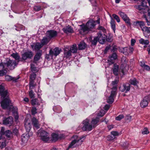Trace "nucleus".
<instances>
[{
    "label": "nucleus",
    "instance_id": "nucleus-27",
    "mask_svg": "<svg viewBox=\"0 0 150 150\" xmlns=\"http://www.w3.org/2000/svg\"><path fill=\"white\" fill-rule=\"evenodd\" d=\"M111 136H108V138L109 140L113 139L115 137L119 135V133L117 131H112L111 132Z\"/></svg>",
    "mask_w": 150,
    "mask_h": 150
},
{
    "label": "nucleus",
    "instance_id": "nucleus-15",
    "mask_svg": "<svg viewBox=\"0 0 150 150\" xmlns=\"http://www.w3.org/2000/svg\"><path fill=\"white\" fill-rule=\"evenodd\" d=\"M32 135L29 133L23 134L21 136V141L23 144L26 143L29 137Z\"/></svg>",
    "mask_w": 150,
    "mask_h": 150
},
{
    "label": "nucleus",
    "instance_id": "nucleus-24",
    "mask_svg": "<svg viewBox=\"0 0 150 150\" xmlns=\"http://www.w3.org/2000/svg\"><path fill=\"white\" fill-rule=\"evenodd\" d=\"M148 97L146 96L145 97L143 100L141 101L140 103V106L142 108L146 107L148 104L147 99Z\"/></svg>",
    "mask_w": 150,
    "mask_h": 150
},
{
    "label": "nucleus",
    "instance_id": "nucleus-39",
    "mask_svg": "<svg viewBox=\"0 0 150 150\" xmlns=\"http://www.w3.org/2000/svg\"><path fill=\"white\" fill-rule=\"evenodd\" d=\"M129 82L131 85L136 86L138 83V82L137 81L135 78H134L131 79L129 81Z\"/></svg>",
    "mask_w": 150,
    "mask_h": 150
},
{
    "label": "nucleus",
    "instance_id": "nucleus-26",
    "mask_svg": "<svg viewBox=\"0 0 150 150\" xmlns=\"http://www.w3.org/2000/svg\"><path fill=\"white\" fill-rule=\"evenodd\" d=\"M19 78L13 77L10 76L6 75L5 76V80L7 81H12L14 82H16Z\"/></svg>",
    "mask_w": 150,
    "mask_h": 150
},
{
    "label": "nucleus",
    "instance_id": "nucleus-10",
    "mask_svg": "<svg viewBox=\"0 0 150 150\" xmlns=\"http://www.w3.org/2000/svg\"><path fill=\"white\" fill-rule=\"evenodd\" d=\"M5 64H6L7 67L10 69L12 70L14 69L15 67L17 64V63L15 60H9L7 61Z\"/></svg>",
    "mask_w": 150,
    "mask_h": 150
},
{
    "label": "nucleus",
    "instance_id": "nucleus-43",
    "mask_svg": "<svg viewBox=\"0 0 150 150\" xmlns=\"http://www.w3.org/2000/svg\"><path fill=\"white\" fill-rule=\"evenodd\" d=\"M35 85L34 84V81H30L29 82V89H32L35 86Z\"/></svg>",
    "mask_w": 150,
    "mask_h": 150
},
{
    "label": "nucleus",
    "instance_id": "nucleus-22",
    "mask_svg": "<svg viewBox=\"0 0 150 150\" xmlns=\"http://www.w3.org/2000/svg\"><path fill=\"white\" fill-rule=\"evenodd\" d=\"M25 126L26 131L28 133H29L31 135H32L33 133L32 132H30L32 127L31 123L28 122H26L25 124Z\"/></svg>",
    "mask_w": 150,
    "mask_h": 150
},
{
    "label": "nucleus",
    "instance_id": "nucleus-16",
    "mask_svg": "<svg viewBox=\"0 0 150 150\" xmlns=\"http://www.w3.org/2000/svg\"><path fill=\"white\" fill-rule=\"evenodd\" d=\"M13 119L11 116H9L3 121V123L5 125H11L13 123Z\"/></svg>",
    "mask_w": 150,
    "mask_h": 150
},
{
    "label": "nucleus",
    "instance_id": "nucleus-19",
    "mask_svg": "<svg viewBox=\"0 0 150 150\" xmlns=\"http://www.w3.org/2000/svg\"><path fill=\"white\" fill-rule=\"evenodd\" d=\"M8 92L4 90V88L2 85H0V94L2 97L5 98L7 95Z\"/></svg>",
    "mask_w": 150,
    "mask_h": 150
},
{
    "label": "nucleus",
    "instance_id": "nucleus-8",
    "mask_svg": "<svg viewBox=\"0 0 150 150\" xmlns=\"http://www.w3.org/2000/svg\"><path fill=\"white\" fill-rule=\"evenodd\" d=\"M117 54L115 52L110 55L107 60L108 63L109 65L114 64L115 60L117 59Z\"/></svg>",
    "mask_w": 150,
    "mask_h": 150
},
{
    "label": "nucleus",
    "instance_id": "nucleus-36",
    "mask_svg": "<svg viewBox=\"0 0 150 150\" xmlns=\"http://www.w3.org/2000/svg\"><path fill=\"white\" fill-rule=\"evenodd\" d=\"M43 45L41 43L37 42L36 43L35 46V50L39 51L42 47Z\"/></svg>",
    "mask_w": 150,
    "mask_h": 150
},
{
    "label": "nucleus",
    "instance_id": "nucleus-57",
    "mask_svg": "<svg viewBox=\"0 0 150 150\" xmlns=\"http://www.w3.org/2000/svg\"><path fill=\"white\" fill-rule=\"evenodd\" d=\"M147 3L146 1H145L144 0H142V2H141V5H142V6L144 7L145 8H147Z\"/></svg>",
    "mask_w": 150,
    "mask_h": 150
},
{
    "label": "nucleus",
    "instance_id": "nucleus-14",
    "mask_svg": "<svg viewBox=\"0 0 150 150\" xmlns=\"http://www.w3.org/2000/svg\"><path fill=\"white\" fill-rule=\"evenodd\" d=\"M47 36L51 39L56 37L57 35V32L56 30H48L46 33Z\"/></svg>",
    "mask_w": 150,
    "mask_h": 150
},
{
    "label": "nucleus",
    "instance_id": "nucleus-21",
    "mask_svg": "<svg viewBox=\"0 0 150 150\" xmlns=\"http://www.w3.org/2000/svg\"><path fill=\"white\" fill-rule=\"evenodd\" d=\"M62 30L64 33H72L73 32V28L69 25H68L67 26L63 28L62 29Z\"/></svg>",
    "mask_w": 150,
    "mask_h": 150
},
{
    "label": "nucleus",
    "instance_id": "nucleus-59",
    "mask_svg": "<svg viewBox=\"0 0 150 150\" xmlns=\"http://www.w3.org/2000/svg\"><path fill=\"white\" fill-rule=\"evenodd\" d=\"M5 128L4 127H1L0 132V134L1 135H4L5 134V132H4Z\"/></svg>",
    "mask_w": 150,
    "mask_h": 150
},
{
    "label": "nucleus",
    "instance_id": "nucleus-32",
    "mask_svg": "<svg viewBox=\"0 0 150 150\" xmlns=\"http://www.w3.org/2000/svg\"><path fill=\"white\" fill-rule=\"evenodd\" d=\"M70 50L73 53H75L77 52V48L76 45L74 44L72 45L70 48Z\"/></svg>",
    "mask_w": 150,
    "mask_h": 150
},
{
    "label": "nucleus",
    "instance_id": "nucleus-4",
    "mask_svg": "<svg viewBox=\"0 0 150 150\" xmlns=\"http://www.w3.org/2000/svg\"><path fill=\"white\" fill-rule=\"evenodd\" d=\"M90 120L86 119L83 122V126L82 127V129L84 131H89L93 129V126L90 123Z\"/></svg>",
    "mask_w": 150,
    "mask_h": 150
},
{
    "label": "nucleus",
    "instance_id": "nucleus-2",
    "mask_svg": "<svg viewBox=\"0 0 150 150\" xmlns=\"http://www.w3.org/2000/svg\"><path fill=\"white\" fill-rule=\"evenodd\" d=\"M86 137V136L84 135L80 137H79L77 135L73 136V138L74 139L68 146V149L76 147L81 145Z\"/></svg>",
    "mask_w": 150,
    "mask_h": 150
},
{
    "label": "nucleus",
    "instance_id": "nucleus-64",
    "mask_svg": "<svg viewBox=\"0 0 150 150\" xmlns=\"http://www.w3.org/2000/svg\"><path fill=\"white\" fill-rule=\"evenodd\" d=\"M110 107V105L106 104L104 107L103 108L105 110H108L109 109Z\"/></svg>",
    "mask_w": 150,
    "mask_h": 150
},
{
    "label": "nucleus",
    "instance_id": "nucleus-46",
    "mask_svg": "<svg viewBox=\"0 0 150 150\" xmlns=\"http://www.w3.org/2000/svg\"><path fill=\"white\" fill-rule=\"evenodd\" d=\"M105 114V111L103 110H101L100 112L97 114L98 117H102Z\"/></svg>",
    "mask_w": 150,
    "mask_h": 150
},
{
    "label": "nucleus",
    "instance_id": "nucleus-7",
    "mask_svg": "<svg viewBox=\"0 0 150 150\" xmlns=\"http://www.w3.org/2000/svg\"><path fill=\"white\" fill-rule=\"evenodd\" d=\"M113 90L111 91L110 95L107 100V102L109 104H111L113 103L114 98L115 97L116 94V88L114 87L113 88Z\"/></svg>",
    "mask_w": 150,
    "mask_h": 150
},
{
    "label": "nucleus",
    "instance_id": "nucleus-9",
    "mask_svg": "<svg viewBox=\"0 0 150 150\" xmlns=\"http://www.w3.org/2000/svg\"><path fill=\"white\" fill-rule=\"evenodd\" d=\"M10 102L9 98H5L1 102V106L3 109H6L8 107Z\"/></svg>",
    "mask_w": 150,
    "mask_h": 150
},
{
    "label": "nucleus",
    "instance_id": "nucleus-40",
    "mask_svg": "<svg viewBox=\"0 0 150 150\" xmlns=\"http://www.w3.org/2000/svg\"><path fill=\"white\" fill-rule=\"evenodd\" d=\"M134 23L136 25H139L142 29V28H143L144 27V23L143 21H137L134 22Z\"/></svg>",
    "mask_w": 150,
    "mask_h": 150
},
{
    "label": "nucleus",
    "instance_id": "nucleus-48",
    "mask_svg": "<svg viewBox=\"0 0 150 150\" xmlns=\"http://www.w3.org/2000/svg\"><path fill=\"white\" fill-rule=\"evenodd\" d=\"M132 116L129 115H126L125 118L126 120L130 122L132 120Z\"/></svg>",
    "mask_w": 150,
    "mask_h": 150
},
{
    "label": "nucleus",
    "instance_id": "nucleus-23",
    "mask_svg": "<svg viewBox=\"0 0 150 150\" xmlns=\"http://www.w3.org/2000/svg\"><path fill=\"white\" fill-rule=\"evenodd\" d=\"M42 50H39L36 53L34 58V61L36 62L38 61L42 55Z\"/></svg>",
    "mask_w": 150,
    "mask_h": 150
},
{
    "label": "nucleus",
    "instance_id": "nucleus-55",
    "mask_svg": "<svg viewBox=\"0 0 150 150\" xmlns=\"http://www.w3.org/2000/svg\"><path fill=\"white\" fill-rule=\"evenodd\" d=\"M98 29V30H100V31L101 32V33H102V32H103L104 33L106 32L105 29L103 27L99 26Z\"/></svg>",
    "mask_w": 150,
    "mask_h": 150
},
{
    "label": "nucleus",
    "instance_id": "nucleus-33",
    "mask_svg": "<svg viewBox=\"0 0 150 150\" xmlns=\"http://www.w3.org/2000/svg\"><path fill=\"white\" fill-rule=\"evenodd\" d=\"M4 134H5L6 137L10 139L12 137V132L11 130H8L5 131Z\"/></svg>",
    "mask_w": 150,
    "mask_h": 150
},
{
    "label": "nucleus",
    "instance_id": "nucleus-12",
    "mask_svg": "<svg viewBox=\"0 0 150 150\" xmlns=\"http://www.w3.org/2000/svg\"><path fill=\"white\" fill-rule=\"evenodd\" d=\"M118 14L126 23L129 25H130V20L126 14L121 11L119 12Z\"/></svg>",
    "mask_w": 150,
    "mask_h": 150
},
{
    "label": "nucleus",
    "instance_id": "nucleus-63",
    "mask_svg": "<svg viewBox=\"0 0 150 150\" xmlns=\"http://www.w3.org/2000/svg\"><path fill=\"white\" fill-rule=\"evenodd\" d=\"M6 146V144L5 142H2L1 145L0 146V148L1 149L4 148Z\"/></svg>",
    "mask_w": 150,
    "mask_h": 150
},
{
    "label": "nucleus",
    "instance_id": "nucleus-35",
    "mask_svg": "<svg viewBox=\"0 0 150 150\" xmlns=\"http://www.w3.org/2000/svg\"><path fill=\"white\" fill-rule=\"evenodd\" d=\"M50 40L47 37H45L42 39L41 43L42 45L43 46L47 44L49 42Z\"/></svg>",
    "mask_w": 150,
    "mask_h": 150
},
{
    "label": "nucleus",
    "instance_id": "nucleus-37",
    "mask_svg": "<svg viewBox=\"0 0 150 150\" xmlns=\"http://www.w3.org/2000/svg\"><path fill=\"white\" fill-rule=\"evenodd\" d=\"M139 42L142 45H147L149 43V42L148 40H144L143 38H141L139 40Z\"/></svg>",
    "mask_w": 150,
    "mask_h": 150
},
{
    "label": "nucleus",
    "instance_id": "nucleus-11",
    "mask_svg": "<svg viewBox=\"0 0 150 150\" xmlns=\"http://www.w3.org/2000/svg\"><path fill=\"white\" fill-rule=\"evenodd\" d=\"M61 50L58 47H56L53 50L50 49L49 51V54L48 55V56L52 57L53 56H57L59 55L60 52Z\"/></svg>",
    "mask_w": 150,
    "mask_h": 150
},
{
    "label": "nucleus",
    "instance_id": "nucleus-30",
    "mask_svg": "<svg viewBox=\"0 0 150 150\" xmlns=\"http://www.w3.org/2000/svg\"><path fill=\"white\" fill-rule=\"evenodd\" d=\"M99 120V118L98 117H96L95 119H93L91 122V124L93 126V127H96V125L98 123Z\"/></svg>",
    "mask_w": 150,
    "mask_h": 150
},
{
    "label": "nucleus",
    "instance_id": "nucleus-38",
    "mask_svg": "<svg viewBox=\"0 0 150 150\" xmlns=\"http://www.w3.org/2000/svg\"><path fill=\"white\" fill-rule=\"evenodd\" d=\"M150 28H148L146 26H145L142 28V30L144 32V34H149L150 33Z\"/></svg>",
    "mask_w": 150,
    "mask_h": 150
},
{
    "label": "nucleus",
    "instance_id": "nucleus-49",
    "mask_svg": "<svg viewBox=\"0 0 150 150\" xmlns=\"http://www.w3.org/2000/svg\"><path fill=\"white\" fill-rule=\"evenodd\" d=\"M30 67L31 71L33 72H35L36 71V68L34 64H31Z\"/></svg>",
    "mask_w": 150,
    "mask_h": 150
},
{
    "label": "nucleus",
    "instance_id": "nucleus-34",
    "mask_svg": "<svg viewBox=\"0 0 150 150\" xmlns=\"http://www.w3.org/2000/svg\"><path fill=\"white\" fill-rule=\"evenodd\" d=\"M52 141L54 142L57 141L60 137H59L57 134L53 133L52 135Z\"/></svg>",
    "mask_w": 150,
    "mask_h": 150
},
{
    "label": "nucleus",
    "instance_id": "nucleus-51",
    "mask_svg": "<svg viewBox=\"0 0 150 150\" xmlns=\"http://www.w3.org/2000/svg\"><path fill=\"white\" fill-rule=\"evenodd\" d=\"M98 41V40L97 37L94 38L92 41V44L93 45H96Z\"/></svg>",
    "mask_w": 150,
    "mask_h": 150
},
{
    "label": "nucleus",
    "instance_id": "nucleus-50",
    "mask_svg": "<svg viewBox=\"0 0 150 150\" xmlns=\"http://www.w3.org/2000/svg\"><path fill=\"white\" fill-rule=\"evenodd\" d=\"M149 133V131L148 130L147 128H144L142 131V133L143 134H147Z\"/></svg>",
    "mask_w": 150,
    "mask_h": 150
},
{
    "label": "nucleus",
    "instance_id": "nucleus-5",
    "mask_svg": "<svg viewBox=\"0 0 150 150\" xmlns=\"http://www.w3.org/2000/svg\"><path fill=\"white\" fill-rule=\"evenodd\" d=\"M33 53L31 51L28 50L22 54L20 61H24L27 59H31L33 57Z\"/></svg>",
    "mask_w": 150,
    "mask_h": 150
},
{
    "label": "nucleus",
    "instance_id": "nucleus-13",
    "mask_svg": "<svg viewBox=\"0 0 150 150\" xmlns=\"http://www.w3.org/2000/svg\"><path fill=\"white\" fill-rule=\"evenodd\" d=\"M130 84L129 83L123 84L120 87V90L122 92L125 91V92L127 93L129 91L130 89Z\"/></svg>",
    "mask_w": 150,
    "mask_h": 150
},
{
    "label": "nucleus",
    "instance_id": "nucleus-25",
    "mask_svg": "<svg viewBox=\"0 0 150 150\" xmlns=\"http://www.w3.org/2000/svg\"><path fill=\"white\" fill-rule=\"evenodd\" d=\"M13 113L14 115L15 121H16L19 118L18 113V108L16 107H13Z\"/></svg>",
    "mask_w": 150,
    "mask_h": 150
},
{
    "label": "nucleus",
    "instance_id": "nucleus-47",
    "mask_svg": "<svg viewBox=\"0 0 150 150\" xmlns=\"http://www.w3.org/2000/svg\"><path fill=\"white\" fill-rule=\"evenodd\" d=\"M112 16L113 18L116 20L117 22L119 23L120 22V20L118 16L117 15L115 14H113L112 15Z\"/></svg>",
    "mask_w": 150,
    "mask_h": 150
},
{
    "label": "nucleus",
    "instance_id": "nucleus-53",
    "mask_svg": "<svg viewBox=\"0 0 150 150\" xmlns=\"http://www.w3.org/2000/svg\"><path fill=\"white\" fill-rule=\"evenodd\" d=\"M124 117V116L123 115L121 114L119 115L115 119L117 120L120 121L121 120L123 119Z\"/></svg>",
    "mask_w": 150,
    "mask_h": 150
},
{
    "label": "nucleus",
    "instance_id": "nucleus-52",
    "mask_svg": "<svg viewBox=\"0 0 150 150\" xmlns=\"http://www.w3.org/2000/svg\"><path fill=\"white\" fill-rule=\"evenodd\" d=\"M38 102V100L37 99L35 98L32 99L31 100V103L32 105H34L37 104Z\"/></svg>",
    "mask_w": 150,
    "mask_h": 150
},
{
    "label": "nucleus",
    "instance_id": "nucleus-31",
    "mask_svg": "<svg viewBox=\"0 0 150 150\" xmlns=\"http://www.w3.org/2000/svg\"><path fill=\"white\" fill-rule=\"evenodd\" d=\"M118 66L115 64L113 68L112 71L113 74L115 75H117L118 74Z\"/></svg>",
    "mask_w": 150,
    "mask_h": 150
},
{
    "label": "nucleus",
    "instance_id": "nucleus-1",
    "mask_svg": "<svg viewBox=\"0 0 150 150\" xmlns=\"http://www.w3.org/2000/svg\"><path fill=\"white\" fill-rule=\"evenodd\" d=\"M96 23L98 24H100V18H98L96 21L92 19L89 20L86 25L84 24L80 25L81 28L79 30V33L81 34H84L86 32L90 30L91 29L93 28L96 25Z\"/></svg>",
    "mask_w": 150,
    "mask_h": 150
},
{
    "label": "nucleus",
    "instance_id": "nucleus-18",
    "mask_svg": "<svg viewBox=\"0 0 150 150\" xmlns=\"http://www.w3.org/2000/svg\"><path fill=\"white\" fill-rule=\"evenodd\" d=\"M32 122L33 125L34 129H38L40 128V125L39 124L38 120L35 117H33L32 119Z\"/></svg>",
    "mask_w": 150,
    "mask_h": 150
},
{
    "label": "nucleus",
    "instance_id": "nucleus-41",
    "mask_svg": "<svg viewBox=\"0 0 150 150\" xmlns=\"http://www.w3.org/2000/svg\"><path fill=\"white\" fill-rule=\"evenodd\" d=\"M64 54L65 56L67 58H69L71 55V52L69 50L67 51L66 50H64Z\"/></svg>",
    "mask_w": 150,
    "mask_h": 150
},
{
    "label": "nucleus",
    "instance_id": "nucleus-17",
    "mask_svg": "<svg viewBox=\"0 0 150 150\" xmlns=\"http://www.w3.org/2000/svg\"><path fill=\"white\" fill-rule=\"evenodd\" d=\"M134 49L132 47H125L123 49L122 52L125 54H128L129 53H132Z\"/></svg>",
    "mask_w": 150,
    "mask_h": 150
},
{
    "label": "nucleus",
    "instance_id": "nucleus-45",
    "mask_svg": "<svg viewBox=\"0 0 150 150\" xmlns=\"http://www.w3.org/2000/svg\"><path fill=\"white\" fill-rule=\"evenodd\" d=\"M129 146L130 145L129 143L127 142H124L122 144L123 147L125 149H127L128 147H129Z\"/></svg>",
    "mask_w": 150,
    "mask_h": 150
},
{
    "label": "nucleus",
    "instance_id": "nucleus-60",
    "mask_svg": "<svg viewBox=\"0 0 150 150\" xmlns=\"http://www.w3.org/2000/svg\"><path fill=\"white\" fill-rule=\"evenodd\" d=\"M34 9L36 11H39L41 10V7L40 6H35L34 7Z\"/></svg>",
    "mask_w": 150,
    "mask_h": 150
},
{
    "label": "nucleus",
    "instance_id": "nucleus-29",
    "mask_svg": "<svg viewBox=\"0 0 150 150\" xmlns=\"http://www.w3.org/2000/svg\"><path fill=\"white\" fill-rule=\"evenodd\" d=\"M110 24L112 29L114 33H115V22L112 17H111Z\"/></svg>",
    "mask_w": 150,
    "mask_h": 150
},
{
    "label": "nucleus",
    "instance_id": "nucleus-54",
    "mask_svg": "<svg viewBox=\"0 0 150 150\" xmlns=\"http://www.w3.org/2000/svg\"><path fill=\"white\" fill-rule=\"evenodd\" d=\"M29 95L31 98H35V94L32 90H30L29 92Z\"/></svg>",
    "mask_w": 150,
    "mask_h": 150
},
{
    "label": "nucleus",
    "instance_id": "nucleus-3",
    "mask_svg": "<svg viewBox=\"0 0 150 150\" xmlns=\"http://www.w3.org/2000/svg\"><path fill=\"white\" fill-rule=\"evenodd\" d=\"M37 133V136L41 137V139L43 141L47 142L50 140V138L48 135V133L45 131L40 129Z\"/></svg>",
    "mask_w": 150,
    "mask_h": 150
},
{
    "label": "nucleus",
    "instance_id": "nucleus-61",
    "mask_svg": "<svg viewBox=\"0 0 150 150\" xmlns=\"http://www.w3.org/2000/svg\"><path fill=\"white\" fill-rule=\"evenodd\" d=\"M18 130L16 127L13 130V133L16 135H17L18 133Z\"/></svg>",
    "mask_w": 150,
    "mask_h": 150
},
{
    "label": "nucleus",
    "instance_id": "nucleus-20",
    "mask_svg": "<svg viewBox=\"0 0 150 150\" xmlns=\"http://www.w3.org/2000/svg\"><path fill=\"white\" fill-rule=\"evenodd\" d=\"M135 8L138 9L139 11V12L141 13H146V11L148 10L147 9H146V8L141 5L139 6H135Z\"/></svg>",
    "mask_w": 150,
    "mask_h": 150
},
{
    "label": "nucleus",
    "instance_id": "nucleus-58",
    "mask_svg": "<svg viewBox=\"0 0 150 150\" xmlns=\"http://www.w3.org/2000/svg\"><path fill=\"white\" fill-rule=\"evenodd\" d=\"M31 112L33 115H35L37 113V109L35 107H33L31 110Z\"/></svg>",
    "mask_w": 150,
    "mask_h": 150
},
{
    "label": "nucleus",
    "instance_id": "nucleus-56",
    "mask_svg": "<svg viewBox=\"0 0 150 150\" xmlns=\"http://www.w3.org/2000/svg\"><path fill=\"white\" fill-rule=\"evenodd\" d=\"M36 75L34 73L31 74L30 76V81H33L35 80L36 78Z\"/></svg>",
    "mask_w": 150,
    "mask_h": 150
},
{
    "label": "nucleus",
    "instance_id": "nucleus-44",
    "mask_svg": "<svg viewBox=\"0 0 150 150\" xmlns=\"http://www.w3.org/2000/svg\"><path fill=\"white\" fill-rule=\"evenodd\" d=\"M7 72V71L6 69H2L0 70V76H3L5 75Z\"/></svg>",
    "mask_w": 150,
    "mask_h": 150
},
{
    "label": "nucleus",
    "instance_id": "nucleus-6",
    "mask_svg": "<svg viewBox=\"0 0 150 150\" xmlns=\"http://www.w3.org/2000/svg\"><path fill=\"white\" fill-rule=\"evenodd\" d=\"M98 38V42L101 44H103L104 43L105 40L109 42L111 41L110 38H107V36L104 34H102L101 31H99L97 37Z\"/></svg>",
    "mask_w": 150,
    "mask_h": 150
},
{
    "label": "nucleus",
    "instance_id": "nucleus-42",
    "mask_svg": "<svg viewBox=\"0 0 150 150\" xmlns=\"http://www.w3.org/2000/svg\"><path fill=\"white\" fill-rule=\"evenodd\" d=\"M11 56L16 60H18L20 59V57L18 53H13Z\"/></svg>",
    "mask_w": 150,
    "mask_h": 150
},
{
    "label": "nucleus",
    "instance_id": "nucleus-28",
    "mask_svg": "<svg viewBox=\"0 0 150 150\" xmlns=\"http://www.w3.org/2000/svg\"><path fill=\"white\" fill-rule=\"evenodd\" d=\"M86 45L83 42L81 41L80 42L78 45L79 50H82L85 49L86 47Z\"/></svg>",
    "mask_w": 150,
    "mask_h": 150
},
{
    "label": "nucleus",
    "instance_id": "nucleus-62",
    "mask_svg": "<svg viewBox=\"0 0 150 150\" xmlns=\"http://www.w3.org/2000/svg\"><path fill=\"white\" fill-rule=\"evenodd\" d=\"M143 16H144V18H145V19H146V22L147 23V25H150V22H149V21H148V18L146 16L145 14H144L143 15Z\"/></svg>",
    "mask_w": 150,
    "mask_h": 150
}]
</instances>
